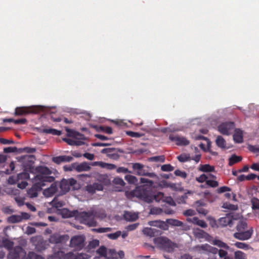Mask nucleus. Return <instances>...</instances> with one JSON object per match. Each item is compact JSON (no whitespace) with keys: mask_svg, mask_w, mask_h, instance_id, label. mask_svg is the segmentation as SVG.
Wrapping results in <instances>:
<instances>
[{"mask_svg":"<svg viewBox=\"0 0 259 259\" xmlns=\"http://www.w3.org/2000/svg\"><path fill=\"white\" fill-rule=\"evenodd\" d=\"M37 171V174L32 180L33 185L27 191L28 195L30 198L37 197L38 191L41 187L46 186L47 183L53 182L55 179L54 177L50 176L52 171L46 167H39Z\"/></svg>","mask_w":259,"mask_h":259,"instance_id":"f257e3e1","label":"nucleus"},{"mask_svg":"<svg viewBox=\"0 0 259 259\" xmlns=\"http://www.w3.org/2000/svg\"><path fill=\"white\" fill-rule=\"evenodd\" d=\"M77 217L81 223L89 226H95L97 224L95 218L102 220L106 217V214L103 210L98 211L92 210L88 212L84 211L80 212Z\"/></svg>","mask_w":259,"mask_h":259,"instance_id":"f03ea898","label":"nucleus"},{"mask_svg":"<svg viewBox=\"0 0 259 259\" xmlns=\"http://www.w3.org/2000/svg\"><path fill=\"white\" fill-rule=\"evenodd\" d=\"M132 196H135L143 199L146 202H151L153 200L157 202L162 201L164 198V194L162 192H158L156 194L152 195L148 191L144 189L143 187H138L131 192Z\"/></svg>","mask_w":259,"mask_h":259,"instance_id":"7ed1b4c3","label":"nucleus"},{"mask_svg":"<svg viewBox=\"0 0 259 259\" xmlns=\"http://www.w3.org/2000/svg\"><path fill=\"white\" fill-rule=\"evenodd\" d=\"M194 236L198 238H204L207 241L210 242L213 245L217 246L220 248H224L226 249L230 248L229 246L225 242L218 238H212L208 234L204 231L196 229L193 230Z\"/></svg>","mask_w":259,"mask_h":259,"instance_id":"20e7f679","label":"nucleus"},{"mask_svg":"<svg viewBox=\"0 0 259 259\" xmlns=\"http://www.w3.org/2000/svg\"><path fill=\"white\" fill-rule=\"evenodd\" d=\"M68 135L72 137V139H64V141L69 145L81 146L84 144L86 138L78 132L66 129Z\"/></svg>","mask_w":259,"mask_h":259,"instance_id":"39448f33","label":"nucleus"},{"mask_svg":"<svg viewBox=\"0 0 259 259\" xmlns=\"http://www.w3.org/2000/svg\"><path fill=\"white\" fill-rule=\"evenodd\" d=\"M59 186L62 194L68 192L71 189L72 190H78L80 187L77 181L73 178L63 179L60 182Z\"/></svg>","mask_w":259,"mask_h":259,"instance_id":"423d86ee","label":"nucleus"},{"mask_svg":"<svg viewBox=\"0 0 259 259\" xmlns=\"http://www.w3.org/2000/svg\"><path fill=\"white\" fill-rule=\"evenodd\" d=\"M154 242L159 247L167 252H171L175 248L177 247L176 244L171 242L167 238L163 237L155 239Z\"/></svg>","mask_w":259,"mask_h":259,"instance_id":"0eeeda50","label":"nucleus"},{"mask_svg":"<svg viewBox=\"0 0 259 259\" xmlns=\"http://www.w3.org/2000/svg\"><path fill=\"white\" fill-rule=\"evenodd\" d=\"M154 242L159 247L167 252H171L175 248L177 247L176 244L171 242L167 238L163 237L155 239Z\"/></svg>","mask_w":259,"mask_h":259,"instance_id":"6e6552de","label":"nucleus"},{"mask_svg":"<svg viewBox=\"0 0 259 259\" xmlns=\"http://www.w3.org/2000/svg\"><path fill=\"white\" fill-rule=\"evenodd\" d=\"M97 253L99 255L101 259H117V253L114 250L107 249L102 246L100 247L97 250ZM95 259H98L96 257Z\"/></svg>","mask_w":259,"mask_h":259,"instance_id":"1a4fd4ad","label":"nucleus"},{"mask_svg":"<svg viewBox=\"0 0 259 259\" xmlns=\"http://www.w3.org/2000/svg\"><path fill=\"white\" fill-rule=\"evenodd\" d=\"M132 167L136 174L139 176H146L150 178H157V176L153 172H148L144 169V165L140 163H132Z\"/></svg>","mask_w":259,"mask_h":259,"instance_id":"9d476101","label":"nucleus"},{"mask_svg":"<svg viewBox=\"0 0 259 259\" xmlns=\"http://www.w3.org/2000/svg\"><path fill=\"white\" fill-rule=\"evenodd\" d=\"M235 126L233 122H227L221 123L218 126V131L220 133L224 135H230L233 130L234 129Z\"/></svg>","mask_w":259,"mask_h":259,"instance_id":"9b49d317","label":"nucleus"},{"mask_svg":"<svg viewBox=\"0 0 259 259\" xmlns=\"http://www.w3.org/2000/svg\"><path fill=\"white\" fill-rule=\"evenodd\" d=\"M84 238L78 235L73 237L70 240V246L77 249H80L84 246Z\"/></svg>","mask_w":259,"mask_h":259,"instance_id":"f8f14e48","label":"nucleus"},{"mask_svg":"<svg viewBox=\"0 0 259 259\" xmlns=\"http://www.w3.org/2000/svg\"><path fill=\"white\" fill-rule=\"evenodd\" d=\"M43 107L41 106L33 107H21V108H17L15 110V114L16 115H22L26 113H31V112H36L39 110H42Z\"/></svg>","mask_w":259,"mask_h":259,"instance_id":"ddd939ff","label":"nucleus"},{"mask_svg":"<svg viewBox=\"0 0 259 259\" xmlns=\"http://www.w3.org/2000/svg\"><path fill=\"white\" fill-rule=\"evenodd\" d=\"M30 215L26 212H21L19 214L12 215L8 218V221L11 223H17L22 222L24 220H27Z\"/></svg>","mask_w":259,"mask_h":259,"instance_id":"4468645a","label":"nucleus"},{"mask_svg":"<svg viewBox=\"0 0 259 259\" xmlns=\"http://www.w3.org/2000/svg\"><path fill=\"white\" fill-rule=\"evenodd\" d=\"M253 233L252 228L249 229L248 230L243 231H238V232L234 234V237L240 240H246L249 239L252 236Z\"/></svg>","mask_w":259,"mask_h":259,"instance_id":"2eb2a0df","label":"nucleus"},{"mask_svg":"<svg viewBox=\"0 0 259 259\" xmlns=\"http://www.w3.org/2000/svg\"><path fill=\"white\" fill-rule=\"evenodd\" d=\"M25 254V252L21 247H18L15 251L12 250L8 255V259H20Z\"/></svg>","mask_w":259,"mask_h":259,"instance_id":"dca6fc26","label":"nucleus"},{"mask_svg":"<svg viewBox=\"0 0 259 259\" xmlns=\"http://www.w3.org/2000/svg\"><path fill=\"white\" fill-rule=\"evenodd\" d=\"M169 138L171 141L175 142L178 145L185 146L189 144V141L184 137L170 135Z\"/></svg>","mask_w":259,"mask_h":259,"instance_id":"f3484780","label":"nucleus"},{"mask_svg":"<svg viewBox=\"0 0 259 259\" xmlns=\"http://www.w3.org/2000/svg\"><path fill=\"white\" fill-rule=\"evenodd\" d=\"M69 239L68 235L61 236L58 234H54L51 236L50 241L53 243H58L63 241H66Z\"/></svg>","mask_w":259,"mask_h":259,"instance_id":"a211bd4d","label":"nucleus"},{"mask_svg":"<svg viewBox=\"0 0 259 259\" xmlns=\"http://www.w3.org/2000/svg\"><path fill=\"white\" fill-rule=\"evenodd\" d=\"M57 190V184L53 183L49 188L45 189L43 191L44 195L46 197H52Z\"/></svg>","mask_w":259,"mask_h":259,"instance_id":"6ab92c4d","label":"nucleus"},{"mask_svg":"<svg viewBox=\"0 0 259 259\" xmlns=\"http://www.w3.org/2000/svg\"><path fill=\"white\" fill-rule=\"evenodd\" d=\"M72 166L75 170L78 172L88 171L91 168L89 164L87 162H82L80 164L73 163Z\"/></svg>","mask_w":259,"mask_h":259,"instance_id":"aec40b11","label":"nucleus"},{"mask_svg":"<svg viewBox=\"0 0 259 259\" xmlns=\"http://www.w3.org/2000/svg\"><path fill=\"white\" fill-rule=\"evenodd\" d=\"M232 223V216L230 214L226 215V217L221 218L219 220V226L225 227L227 225H230Z\"/></svg>","mask_w":259,"mask_h":259,"instance_id":"412c9836","label":"nucleus"},{"mask_svg":"<svg viewBox=\"0 0 259 259\" xmlns=\"http://www.w3.org/2000/svg\"><path fill=\"white\" fill-rule=\"evenodd\" d=\"M187 221L188 222L192 223L203 228H205L207 226L206 223L204 221L199 220L197 217L188 218L187 219Z\"/></svg>","mask_w":259,"mask_h":259,"instance_id":"4be33fe9","label":"nucleus"},{"mask_svg":"<svg viewBox=\"0 0 259 259\" xmlns=\"http://www.w3.org/2000/svg\"><path fill=\"white\" fill-rule=\"evenodd\" d=\"M243 131L239 128L235 129L233 135L234 141L237 143H241L243 141Z\"/></svg>","mask_w":259,"mask_h":259,"instance_id":"5701e85b","label":"nucleus"},{"mask_svg":"<svg viewBox=\"0 0 259 259\" xmlns=\"http://www.w3.org/2000/svg\"><path fill=\"white\" fill-rule=\"evenodd\" d=\"M148 224L151 226H155L158 228H160L163 230H167L168 228V225L166 223V222L161 221H150L148 223Z\"/></svg>","mask_w":259,"mask_h":259,"instance_id":"b1692460","label":"nucleus"},{"mask_svg":"<svg viewBox=\"0 0 259 259\" xmlns=\"http://www.w3.org/2000/svg\"><path fill=\"white\" fill-rule=\"evenodd\" d=\"M103 189V185L98 183H94L93 185H90L87 186L86 190L89 193H93L95 192L96 190L100 191Z\"/></svg>","mask_w":259,"mask_h":259,"instance_id":"393cba45","label":"nucleus"},{"mask_svg":"<svg viewBox=\"0 0 259 259\" xmlns=\"http://www.w3.org/2000/svg\"><path fill=\"white\" fill-rule=\"evenodd\" d=\"M229 249H226L224 248H221L220 249H218L217 252H218L219 257L222 259H234L232 255L228 254L227 250Z\"/></svg>","mask_w":259,"mask_h":259,"instance_id":"a878e982","label":"nucleus"},{"mask_svg":"<svg viewBox=\"0 0 259 259\" xmlns=\"http://www.w3.org/2000/svg\"><path fill=\"white\" fill-rule=\"evenodd\" d=\"M72 160V157L68 156H60L53 158V161L56 163L62 162H69Z\"/></svg>","mask_w":259,"mask_h":259,"instance_id":"bb28decb","label":"nucleus"},{"mask_svg":"<svg viewBox=\"0 0 259 259\" xmlns=\"http://www.w3.org/2000/svg\"><path fill=\"white\" fill-rule=\"evenodd\" d=\"M199 248L202 250L215 254L217 253L218 249L215 247L210 246L208 244H205L199 246Z\"/></svg>","mask_w":259,"mask_h":259,"instance_id":"cd10ccee","label":"nucleus"},{"mask_svg":"<svg viewBox=\"0 0 259 259\" xmlns=\"http://www.w3.org/2000/svg\"><path fill=\"white\" fill-rule=\"evenodd\" d=\"M65 257L72 259H87L90 257V255L84 253H80L74 257L73 254L70 252L67 254Z\"/></svg>","mask_w":259,"mask_h":259,"instance_id":"c85d7f7f","label":"nucleus"},{"mask_svg":"<svg viewBox=\"0 0 259 259\" xmlns=\"http://www.w3.org/2000/svg\"><path fill=\"white\" fill-rule=\"evenodd\" d=\"M124 217L128 221H134L138 218V214L135 212H125Z\"/></svg>","mask_w":259,"mask_h":259,"instance_id":"c756f323","label":"nucleus"},{"mask_svg":"<svg viewBox=\"0 0 259 259\" xmlns=\"http://www.w3.org/2000/svg\"><path fill=\"white\" fill-rule=\"evenodd\" d=\"M216 144L221 148L224 149L227 147L226 142L221 136H218L215 139Z\"/></svg>","mask_w":259,"mask_h":259,"instance_id":"7c9ffc66","label":"nucleus"},{"mask_svg":"<svg viewBox=\"0 0 259 259\" xmlns=\"http://www.w3.org/2000/svg\"><path fill=\"white\" fill-rule=\"evenodd\" d=\"M198 170L203 172H211L214 170V167L209 164L200 165L198 167Z\"/></svg>","mask_w":259,"mask_h":259,"instance_id":"2f4dec72","label":"nucleus"},{"mask_svg":"<svg viewBox=\"0 0 259 259\" xmlns=\"http://www.w3.org/2000/svg\"><path fill=\"white\" fill-rule=\"evenodd\" d=\"M209 178H213L215 179L216 178V177L214 176L211 174H209L208 175L202 174L200 175L199 177H197L196 178V180L199 183H203L205 181L206 182Z\"/></svg>","mask_w":259,"mask_h":259,"instance_id":"473e14b6","label":"nucleus"},{"mask_svg":"<svg viewBox=\"0 0 259 259\" xmlns=\"http://www.w3.org/2000/svg\"><path fill=\"white\" fill-rule=\"evenodd\" d=\"M166 223L168 225H170L174 226H183V223L179 220L175 219H167Z\"/></svg>","mask_w":259,"mask_h":259,"instance_id":"72a5a7b5","label":"nucleus"},{"mask_svg":"<svg viewBox=\"0 0 259 259\" xmlns=\"http://www.w3.org/2000/svg\"><path fill=\"white\" fill-rule=\"evenodd\" d=\"M234 245L237 248L239 249H242L244 250H248L251 248V247L248 244L243 242H237L235 243Z\"/></svg>","mask_w":259,"mask_h":259,"instance_id":"f704fd0d","label":"nucleus"},{"mask_svg":"<svg viewBox=\"0 0 259 259\" xmlns=\"http://www.w3.org/2000/svg\"><path fill=\"white\" fill-rule=\"evenodd\" d=\"M44 133L52 134L53 135L59 136L61 134V132L53 128H45L42 130Z\"/></svg>","mask_w":259,"mask_h":259,"instance_id":"c9c22d12","label":"nucleus"},{"mask_svg":"<svg viewBox=\"0 0 259 259\" xmlns=\"http://www.w3.org/2000/svg\"><path fill=\"white\" fill-rule=\"evenodd\" d=\"M124 179L126 181L131 184H136L138 182V179L137 178L132 175H126L124 177Z\"/></svg>","mask_w":259,"mask_h":259,"instance_id":"e433bc0d","label":"nucleus"},{"mask_svg":"<svg viewBox=\"0 0 259 259\" xmlns=\"http://www.w3.org/2000/svg\"><path fill=\"white\" fill-rule=\"evenodd\" d=\"M241 160V157L236 155H233L229 159V164L230 165H233L234 163L240 161Z\"/></svg>","mask_w":259,"mask_h":259,"instance_id":"4c0bfd02","label":"nucleus"},{"mask_svg":"<svg viewBox=\"0 0 259 259\" xmlns=\"http://www.w3.org/2000/svg\"><path fill=\"white\" fill-rule=\"evenodd\" d=\"M247 227V223L244 221H241L237 226V230L238 231H243Z\"/></svg>","mask_w":259,"mask_h":259,"instance_id":"58836bf2","label":"nucleus"},{"mask_svg":"<svg viewBox=\"0 0 259 259\" xmlns=\"http://www.w3.org/2000/svg\"><path fill=\"white\" fill-rule=\"evenodd\" d=\"M143 232L144 234L150 236L152 237L154 236L155 231L154 229L151 228H145L143 229Z\"/></svg>","mask_w":259,"mask_h":259,"instance_id":"ea45409f","label":"nucleus"},{"mask_svg":"<svg viewBox=\"0 0 259 259\" xmlns=\"http://www.w3.org/2000/svg\"><path fill=\"white\" fill-rule=\"evenodd\" d=\"M234 256L235 259H246L245 254L239 250L235 252Z\"/></svg>","mask_w":259,"mask_h":259,"instance_id":"a19ab883","label":"nucleus"},{"mask_svg":"<svg viewBox=\"0 0 259 259\" xmlns=\"http://www.w3.org/2000/svg\"><path fill=\"white\" fill-rule=\"evenodd\" d=\"M64 255L63 252L60 251L49 256L48 259H61V258L64 256Z\"/></svg>","mask_w":259,"mask_h":259,"instance_id":"79ce46f5","label":"nucleus"},{"mask_svg":"<svg viewBox=\"0 0 259 259\" xmlns=\"http://www.w3.org/2000/svg\"><path fill=\"white\" fill-rule=\"evenodd\" d=\"M28 179H29V175L26 172H22L17 176V181L25 180Z\"/></svg>","mask_w":259,"mask_h":259,"instance_id":"37998d69","label":"nucleus"},{"mask_svg":"<svg viewBox=\"0 0 259 259\" xmlns=\"http://www.w3.org/2000/svg\"><path fill=\"white\" fill-rule=\"evenodd\" d=\"M52 205L55 208L58 209L63 206V203L62 202L57 200L56 199H54L51 202Z\"/></svg>","mask_w":259,"mask_h":259,"instance_id":"c03bdc74","label":"nucleus"},{"mask_svg":"<svg viewBox=\"0 0 259 259\" xmlns=\"http://www.w3.org/2000/svg\"><path fill=\"white\" fill-rule=\"evenodd\" d=\"M121 234V232L120 231H117L114 233L108 234L107 237L110 239L115 240L119 237Z\"/></svg>","mask_w":259,"mask_h":259,"instance_id":"a18cd8bd","label":"nucleus"},{"mask_svg":"<svg viewBox=\"0 0 259 259\" xmlns=\"http://www.w3.org/2000/svg\"><path fill=\"white\" fill-rule=\"evenodd\" d=\"M251 202L252 209H259V200L258 199L253 198L251 199Z\"/></svg>","mask_w":259,"mask_h":259,"instance_id":"49530a36","label":"nucleus"},{"mask_svg":"<svg viewBox=\"0 0 259 259\" xmlns=\"http://www.w3.org/2000/svg\"><path fill=\"white\" fill-rule=\"evenodd\" d=\"M222 207L224 208L228 209L230 210H236L237 209V206L236 205L231 204L227 202L224 203Z\"/></svg>","mask_w":259,"mask_h":259,"instance_id":"de8ad7c7","label":"nucleus"},{"mask_svg":"<svg viewBox=\"0 0 259 259\" xmlns=\"http://www.w3.org/2000/svg\"><path fill=\"white\" fill-rule=\"evenodd\" d=\"M169 188H171L173 190L175 191H181L182 188L180 185L169 183Z\"/></svg>","mask_w":259,"mask_h":259,"instance_id":"09e8293b","label":"nucleus"},{"mask_svg":"<svg viewBox=\"0 0 259 259\" xmlns=\"http://www.w3.org/2000/svg\"><path fill=\"white\" fill-rule=\"evenodd\" d=\"M161 169L163 171H171L174 170V167L170 164H164L161 166Z\"/></svg>","mask_w":259,"mask_h":259,"instance_id":"8fccbe9b","label":"nucleus"},{"mask_svg":"<svg viewBox=\"0 0 259 259\" xmlns=\"http://www.w3.org/2000/svg\"><path fill=\"white\" fill-rule=\"evenodd\" d=\"M162 202H166L171 205H175V203L171 197L164 196L163 199H162Z\"/></svg>","mask_w":259,"mask_h":259,"instance_id":"3c124183","label":"nucleus"},{"mask_svg":"<svg viewBox=\"0 0 259 259\" xmlns=\"http://www.w3.org/2000/svg\"><path fill=\"white\" fill-rule=\"evenodd\" d=\"M113 183L115 184L119 185L121 186H124L125 185V183L123 181V180L122 179L118 177L114 178V179L113 180Z\"/></svg>","mask_w":259,"mask_h":259,"instance_id":"603ef678","label":"nucleus"},{"mask_svg":"<svg viewBox=\"0 0 259 259\" xmlns=\"http://www.w3.org/2000/svg\"><path fill=\"white\" fill-rule=\"evenodd\" d=\"M99 245V241L98 240H93L89 243L88 247L92 249L98 246Z\"/></svg>","mask_w":259,"mask_h":259,"instance_id":"864d4df0","label":"nucleus"},{"mask_svg":"<svg viewBox=\"0 0 259 259\" xmlns=\"http://www.w3.org/2000/svg\"><path fill=\"white\" fill-rule=\"evenodd\" d=\"M126 134L131 137L134 138H140L142 136V135L139 133L134 132L132 131L126 132Z\"/></svg>","mask_w":259,"mask_h":259,"instance_id":"5fc2aeb1","label":"nucleus"},{"mask_svg":"<svg viewBox=\"0 0 259 259\" xmlns=\"http://www.w3.org/2000/svg\"><path fill=\"white\" fill-rule=\"evenodd\" d=\"M189 158V156L186 154H182L178 157V160L182 162L188 161Z\"/></svg>","mask_w":259,"mask_h":259,"instance_id":"6e6d98bb","label":"nucleus"},{"mask_svg":"<svg viewBox=\"0 0 259 259\" xmlns=\"http://www.w3.org/2000/svg\"><path fill=\"white\" fill-rule=\"evenodd\" d=\"M112 230L111 228L106 227V228H100L98 229H96L95 231L98 233H105L107 232H110Z\"/></svg>","mask_w":259,"mask_h":259,"instance_id":"4d7b16f0","label":"nucleus"},{"mask_svg":"<svg viewBox=\"0 0 259 259\" xmlns=\"http://www.w3.org/2000/svg\"><path fill=\"white\" fill-rule=\"evenodd\" d=\"M175 174L177 176H179L183 178H186L187 177V174L185 171H183L180 170H176L175 171Z\"/></svg>","mask_w":259,"mask_h":259,"instance_id":"13d9d810","label":"nucleus"},{"mask_svg":"<svg viewBox=\"0 0 259 259\" xmlns=\"http://www.w3.org/2000/svg\"><path fill=\"white\" fill-rule=\"evenodd\" d=\"M206 184L211 187H217L219 186L218 182L214 180H207Z\"/></svg>","mask_w":259,"mask_h":259,"instance_id":"bf43d9fd","label":"nucleus"},{"mask_svg":"<svg viewBox=\"0 0 259 259\" xmlns=\"http://www.w3.org/2000/svg\"><path fill=\"white\" fill-rule=\"evenodd\" d=\"M101 130L105 132L106 133H107L108 134H111L112 133V129L111 127L109 126H101L100 127Z\"/></svg>","mask_w":259,"mask_h":259,"instance_id":"052dcab7","label":"nucleus"},{"mask_svg":"<svg viewBox=\"0 0 259 259\" xmlns=\"http://www.w3.org/2000/svg\"><path fill=\"white\" fill-rule=\"evenodd\" d=\"M231 189L230 188L226 187V186H223L222 187L219 188L217 190V192L219 193H222L227 191H230Z\"/></svg>","mask_w":259,"mask_h":259,"instance_id":"680f3d73","label":"nucleus"},{"mask_svg":"<svg viewBox=\"0 0 259 259\" xmlns=\"http://www.w3.org/2000/svg\"><path fill=\"white\" fill-rule=\"evenodd\" d=\"M116 166L114 164L104 162V167L103 168L107 169H113L116 168Z\"/></svg>","mask_w":259,"mask_h":259,"instance_id":"e2e57ef3","label":"nucleus"},{"mask_svg":"<svg viewBox=\"0 0 259 259\" xmlns=\"http://www.w3.org/2000/svg\"><path fill=\"white\" fill-rule=\"evenodd\" d=\"M183 214L186 216H193L196 214V212L193 209H188L184 211Z\"/></svg>","mask_w":259,"mask_h":259,"instance_id":"0e129e2a","label":"nucleus"},{"mask_svg":"<svg viewBox=\"0 0 259 259\" xmlns=\"http://www.w3.org/2000/svg\"><path fill=\"white\" fill-rule=\"evenodd\" d=\"M140 182L141 183H146L150 186H151L153 184V182L152 181L144 178L140 179Z\"/></svg>","mask_w":259,"mask_h":259,"instance_id":"69168bd1","label":"nucleus"},{"mask_svg":"<svg viewBox=\"0 0 259 259\" xmlns=\"http://www.w3.org/2000/svg\"><path fill=\"white\" fill-rule=\"evenodd\" d=\"M150 159L151 161H154L163 162L164 161V158L163 156L152 157L150 158Z\"/></svg>","mask_w":259,"mask_h":259,"instance_id":"338daca9","label":"nucleus"},{"mask_svg":"<svg viewBox=\"0 0 259 259\" xmlns=\"http://www.w3.org/2000/svg\"><path fill=\"white\" fill-rule=\"evenodd\" d=\"M30 256L31 257V259H44L41 256L36 254L33 252L30 253Z\"/></svg>","mask_w":259,"mask_h":259,"instance_id":"774afa93","label":"nucleus"}]
</instances>
